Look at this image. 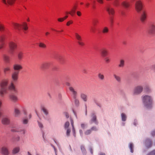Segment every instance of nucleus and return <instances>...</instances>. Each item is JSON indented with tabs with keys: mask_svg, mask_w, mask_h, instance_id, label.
I'll list each match as a JSON object with an SVG mask.
<instances>
[{
	"mask_svg": "<svg viewBox=\"0 0 155 155\" xmlns=\"http://www.w3.org/2000/svg\"><path fill=\"white\" fill-rule=\"evenodd\" d=\"M147 31L150 34H155V25L153 24H150L149 26Z\"/></svg>",
	"mask_w": 155,
	"mask_h": 155,
	"instance_id": "obj_11",
	"label": "nucleus"
},
{
	"mask_svg": "<svg viewBox=\"0 0 155 155\" xmlns=\"http://www.w3.org/2000/svg\"><path fill=\"white\" fill-rule=\"evenodd\" d=\"M151 68L155 72V64L152 65L151 67Z\"/></svg>",
	"mask_w": 155,
	"mask_h": 155,
	"instance_id": "obj_56",
	"label": "nucleus"
},
{
	"mask_svg": "<svg viewBox=\"0 0 155 155\" xmlns=\"http://www.w3.org/2000/svg\"><path fill=\"white\" fill-rule=\"evenodd\" d=\"M125 65V61L123 59L120 60L119 64H118V67L120 68H123Z\"/></svg>",
	"mask_w": 155,
	"mask_h": 155,
	"instance_id": "obj_27",
	"label": "nucleus"
},
{
	"mask_svg": "<svg viewBox=\"0 0 155 155\" xmlns=\"http://www.w3.org/2000/svg\"><path fill=\"white\" fill-rule=\"evenodd\" d=\"M129 147L130 149V152L132 153L134 152L133 147L134 145L132 143H130V144Z\"/></svg>",
	"mask_w": 155,
	"mask_h": 155,
	"instance_id": "obj_43",
	"label": "nucleus"
},
{
	"mask_svg": "<svg viewBox=\"0 0 155 155\" xmlns=\"http://www.w3.org/2000/svg\"><path fill=\"white\" fill-rule=\"evenodd\" d=\"M23 112L24 114L25 115L27 114V112L26 109L25 108H23Z\"/></svg>",
	"mask_w": 155,
	"mask_h": 155,
	"instance_id": "obj_60",
	"label": "nucleus"
},
{
	"mask_svg": "<svg viewBox=\"0 0 155 155\" xmlns=\"http://www.w3.org/2000/svg\"><path fill=\"white\" fill-rule=\"evenodd\" d=\"M91 131H97L98 130V128L97 127L95 126H93L92 127L91 129Z\"/></svg>",
	"mask_w": 155,
	"mask_h": 155,
	"instance_id": "obj_52",
	"label": "nucleus"
},
{
	"mask_svg": "<svg viewBox=\"0 0 155 155\" xmlns=\"http://www.w3.org/2000/svg\"><path fill=\"white\" fill-rule=\"evenodd\" d=\"M58 21L61 22L63 21H64V19L63 18H58Z\"/></svg>",
	"mask_w": 155,
	"mask_h": 155,
	"instance_id": "obj_59",
	"label": "nucleus"
},
{
	"mask_svg": "<svg viewBox=\"0 0 155 155\" xmlns=\"http://www.w3.org/2000/svg\"><path fill=\"white\" fill-rule=\"evenodd\" d=\"M81 149L82 150V153L84 155H85L86 153V151L83 145H81Z\"/></svg>",
	"mask_w": 155,
	"mask_h": 155,
	"instance_id": "obj_37",
	"label": "nucleus"
},
{
	"mask_svg": "<svg viewBox=\"0 0 155 155\" xmlns=\"http://www.w3.org/2000/svg\"><path fill=\"white\" fill-rule=\"evenodd\" d=\"M69 125V122H66L64 125V128L65 129L68 128Z\"/></svg>",
	"mask_w": 155,
	"mask_h": 155,
	"instance_id": "obj_49",
	"label": "nucleus"
},
{
	"mask_svg": "<svg viewBox=\"0 0 155 155\" xmlns=\"http://www.w3.org/2000/svg\"><path fill=\"white\" fill-rule=\"evenodd\" d=\"M98 23V21L97 19H94L93 21V24L95 26L97 25Z\"/></svg>",
	"mask_w": 155,
	"mask_h": 155,
	"instance_id": "obj_47",
	"label": "nucleus"
},
{
	"mask_svg": "<svg viewBox=\"0 0 155 155\" xmlns=\"http://www.w3.org/2000/svg\"><path fill=\"white\" fill-rule=\"evenodd\" d=\"M64 114L67 118H68L69 117V114L67 112H65Z\"/></svg>",
	"mask_w": 155,
	"mask_h": 155,
	"instance_id": "obj_63",
	"label": "nucleus"
},
{
	"mask_svg": "<svg viewBox=\"0 0 155 155\" xmlns=\"http://www.w3.org/2000/svg\"><path fill=\"white\" fill-rule=\"evenodd\" d=\"M74 35L75 38L78 40V44L81 46H84V44L82 41V39L81 36L78 33L76 32L75 33Z\"/></svg>",
	"mask_w": 155,
	"mask_h": 155,
	"instance_id": "obj_12",
	"label": "nucleus"
},
{
	"mask_svg": "<svg viewBox=\"0 0 155 155\" xmlns=\"http://www.w3.org/2000/svg\"><path fill=\"white\" fill-rule=\"evenodd\" d=\"M1 122L4 125H8L10 123V120L8 117L6 116L2 118Z\"/></svg>",
	"mask_w": 155,
	"mask_h": 155,
	"instance_id": "obj_14",
	"label": "nucleus"
},
{
	"mask_svg": "<svg viewBox=\"0 0 155 155\" xmlns=\"http://www.w3.org/2000/svg\"><path fill=\"white\" fill-rule=\"evenodd\" d=\"M106 9L110 15H114V10L110 5H107L106 6Z\"/></svg>",
	"mask_w": 155,
	"mask_h": 155,
	"instance_id": "obj_13",
	"label": "nucleus"
},
{
	"mask_svg": "<svg viewBox=\"0 0 155 155\" xmlns=\"http://www.w3.org/2000/svg\"><path fill=\"white\" fill-rule=\"evenodd\" d=\"M135 0H125L121 3V5L125 8H128L130 6L131 3Z\"/></svg>",
	"mask_w": 155,
	"mask_h": 155,
	"instance_id": "obj_8",
	"label": "nucleus"
},
{
	"mask_svg": "<svg viewBox=\"0 0 155 155\" xmlns=\"http://www.w3.org/2000/svg\"><path fill=\"white\" fill-rule=\"evenodd\" d=\"M17 55L18 59L21 60L23 58V53L21 51H19L18 52Z\"/></svg>",
	"mask_w": 155,
	"mask_h": 155,
	"instance_id": "obj_28",
	"label": "nucleus"
},
{
	"mask_svg": "<svg viewBox=\"0 0 155 155\" xmlns=\"http://www.w3.org/2000/svg\"><path fill=\"white\" fill-rule=\"evenodd\" d=\"M13 140L14 141H18L20 140V137L19 136H17L13 138Z\"/></svg>",
	"mask_w": 155,
	"mask_h": 155,
	"instance_id": "obj_42",
	"label": "nucleus"
},
{
	"mask_svg": "<svg viewBox=\"0 0 155 155\" xmlns=\"http://www.w3.org/2000/svg\"><path fill=\"white\" fill-rule=\"evenodd\" d=\"M80 97L84 101H87V96L85 94L83 93H81L80 94Z\"/></svg>",
	"mask_w": 155,
	"mask_h": 155,
	"instance_id": "obj_25",
	"label": "nucleus"
},
{
	"mask_svg": "<svg viewBox=\"0 0 155 155\" xmlns=\"http://www.w3.org/2000/svg\"><path fill=\"white\" fill-rule=\"evenodd\" d=\"M147 18V13L145 11H143L141 14L140 20L142 22H144Z\"/></svg>",
	"mask_w": 155,
	"mask_h": 155,
	"instance_id": "obj_16",
	"label": "nucleus"
},
{
	"mask_svg": "<svg viewBox=\"0 0 155 155\" xmlns=\"http://www.w3.org/2000/svg\"><path fill=\"white\" fill-rule=\"evenodd\" d=\"M97 1L100 4H102L103 3V0H97Z\"/></svg>",
	"mask_w": 155,
	"mask_h": 155,
	"instance_id": "obj_64",
	"label": "nucleus"
},
{
	"mask_svg": "<svg viewBox=\"0 0 155 155\" xmlns=\"http://www.w3.org/2000/svg\"><path fill=\"white\" fill-rule=\"evenodd\" d=\"M91 119L89 121V123L91 124L94 123L96 125L98 124V122L97 119V116L95 113L93 112L91 115Z\"/></svg>",
	"mask_w": 155,
	"mask_h": 155,
	"instance_id": "obj_7",
	"label": "nucleus"
},
{
	"mask_svg": "<svg viewBox=\"0 0 155 155\" xmlns=\"http://www.w3.org/2000/svg\"><path fill=\"white\" fill-rule=\"evenodd\" d=\"M147 155H155V150L150 152Z\"/></svg>",
	"mask_w": 155,
	"mask_h": 155,
	"instance_id": "obj_51",
	"label": "nucleus"
},
{
	"mask_svg": "<svg viewBox=\"0 0 155 155\" xmlns=\"http://www.w3.org/2000/svg\"><path fill=\"white\" fill-rule=\"evenodd\" d=\"M11 131L13 132H19L21 134H25L26 132V130L25 129L21 128H13L11 130Z\"/></svg>",
	"mask_w": 155,
	"mask_h": 155,
	"instance_id": "obj_10",
	"label": "nucleus"
},
{
	"mask_svg": "<svg viewBox=\"0 0 155 155\" xmlns=\"http://www.w3.org/2000/svg\"><path fill=\"white\" fill-rule=\"evenodd\" d=\"M74 103L76 106H79V100L77 98H74Z\"/></svg>",
	"mask_w": 155,
	"mask_h": 155,
	"instance_id": "obj_41",
	"label": "nucleus"
},
{
	"mask_svg": "<svg viewBox=\"0 0 155 155\" xmlns=\"http://www.w3.org/2000/svg\"><path fill=\"white\" fill-rule=\"evenodd\" d=\"M101 54L102 57L103 58L105 57L108 54V51L105 48H102L101 50Z\"/></svg>",
	"mask_w": 155,
	"mask_h": 155,
	"instance_id": "obj_22",
	"label": "nucleus"
},
{
	"mask_svg": "<svg viewBox=\"0 0 155 155\" xmlns=\"http://www.w3.org/2000/svg\"><path fill=\"white\" fill-rule=\"evenodd\" d=\"M51 146L54 148L56 155H57V150L53 145H51Z\"/></svg>",
	"mask_w": 155,
	"mask_h": 155,
	"instance_id": "obj_58",
	"label": "nucleus"
},
{
	"mask_svg": "<svg viewBox=\"0 0 155 155\" xmlns=\"http://www.w3.org/2000/svg\"><path fill=\"white\" fill-rule=\"evenodd\" d=\"M3 57L4 61L8 63L9 61V57L5 54H4Z\"/></svg>",
	"mask_w": 155,
	"mask_h": 155,
	"instance_id": "obj_32",
	"label": "nucleus"
},
{
	"mask_svg": "<svg viewBox=\"0 0 155 155\" xmlns=\"http://www.w3.org/2000/svg\"><path fill=\"white\" fill-rule=\"evenodd\" d=\"M38 125L40 128L42 129L43 128V124L41 122L38 121Z\"/></svg>",
	"mask_w": 155,
	"mask_h": 155,
	"instance_id": "obj_50",
	"label": "nucleus"
},
{
	"mask_svg": "<svg viewBox=\"0 0 155 155\" xmlns=\"http://www.w3.org/2000/svg\"><path fill=\"white\" fill-rule=\"evenodd\" d=\"M98 77L101 80H103L104 78V76L103 74L100 73L98 74Z\"/></svg>",
	"mask_w": 155,
	"mask_h": 155,
	"instance_id": "obj_45",
	"label": "nucleus"
},
{
	"mask_svg": "<svg viewBox=\"0 0 155 155\" xmlns=\"http://www.w3.org/2000/svg\"><path fill=\"white\" fill-rule=\"evenodd\" d=\"M1 153L4 155H8L9 154V152L7 148L5 146L1 148Z\"/></svg>",
	"mask_w": 155,
	"mask_h": 155,
	"instance_id": "obj_17",
	"label": "nucleus"
},
{
	"mask_svg": "<svg viewBox=\"0 0 155 155\" xmlns=\"http://www.w3.org/2000/svg\"><path fill=\"white\" fill-rule=\"evenodd\" d=\"M10 71V68L9 67H8L4 69V72L6 74L9 72Z\"/></svg>",
	"mask_w": 155,
	"mask_h": 155,
	"instance_id": "obj_40",
	"label": "nucleus"
},
{
	"mask_svg": "<svg viewBox=\"0 0 155 155\" xmlns=\"http://www.w3.org/2000/svg\"><path fill=\"white\" fill-rule=\"evenodd\" d=\"M108 29L107 27H105L104 28L103 30V33H106L108 32Z\"/></svg>",
	"mask_w": 155,
	"mask_h": 155,
	"instance_id": "obj_48",
	"label": "nucleus"
},
{
	"mask_svg": "<svg viewBox=\"0 0 155 155\" xmlns=\"http://www.w3.org/2000/svg\"><path fill=\"white\" fill-rule=\"evenodd\" d=\"M8 80L7 79L3 80L0 83V95L3 97L8 93Z\"/></svg>",
	"mask_w": 155,
	"mask_h": 155,
	"instance_id": "obj_1",
	"label": "nucleus"
},
{
	"mask_svg": "<svg viewBox=\"0 0 155 155\" xmlns=\"http://www.w3.org/2000/svg\"><path fill=\"white\" fill-rule=\"evenodd\" d=\"M5 37L4 35L0 37V49L3 48L4 45V41Z\"/></svg>",
	"mask_w": 155,
	"mask_h": 155,
	"instance_id": "obj_21",
	"label": "nucleus"
},
{
	"mask_svg": "<svg viewBox=\"0 0 155 155\" xmlns=\"http://www.w3.org/2000/svg\"><path fill=\"white\" fill-rule=\"evenodd\" d=\"M39 45L40 47L43 48H45L46 47V45L45 44L41 42H40Z\"/></svg>",
	"mask_w": 155,
	"mask_h": 155,
	"instance_id": "obj_44",
	"label": "nucleus"
},
{
	"mask_svg": "<svg viewBox=\"0 0 155 155\" xmlns=\"http://www.w3.org/2000/svg\"><path fill=\"white\" fill-rule=\"evenodd\" d=\"M69 89L71 93L74 98H77L78 93L76 91L72 86L69 87Z\"/></svg>",
	"mask_w": 155,
	"mask_h": 155,
	"instance_id": "obj_15",
	"label": "nucleus"
},
{
	"mask_svg": "<svg viewBox=\"0 0 155 155\" xmlns=\"http://www.w3.org/2000/svg\"><path fill=\"white\" fill-rule=\"evenodd\" d=\"M13 68L15 71L12 74V78L13 80L15 81L18 79L19 71L22 69V67L21 65L15 64L14 65Z\"/></svg>",
	"mask_w": 155,
	"mask_h": 155,
	"instance_id": "obj_3",
	"label": "nucleus"
},
{
	"mask_svg": "<svg viewBox=\"0 0 155 155\" xmlns=\"http://www.w3.org/2000/svg\"><path fill=\"white\" fill-rule=\"evenodd\" d=\"M122 120L123 121H125L126 120L127 117L124 113H122L121 114Z\"/></svg>",
	"mask_w": 155,
	"mask_h": 155,
	"instance_id": "obj_33",
	"label": "nucleus"
},
{
	"mask_svg": "<svg viewBox=\"0 0 155 155\" xmlns=\"http://www.w3.org/2000/svg\"><path fill=\"white\" fill-rule=\"evenodd\" d=\"M4 26L3 25L1 24L0 25V30L1 31H3L4 29Z\"/></svg>",
	"mask_w": 155,
	"mask_h": 155,
	"instance_id": "obj_55",
	"label": "nucleus"
},
{
	"mask_svg": "<svg viewBox=\"0 0 155 155\" xmlns=\"http://www.w3.org/2000/svg\"><path fill=\"white\" fill-rule=\"evenodd\" d=\"M143 87L138 85L135 87L133 91V94L134 95H137L140 94L143 91Z\"/></svg>",
	"mask_w": 155,
	"mask_h": 155,
	"instance_id": "obj_6",
	"label": "nucleus"
},
{
	"mask_svg": "<svg viewBox=\"0 0 155 155\" xmlns=\"http://www.w3.org/2000/svg\"><path fill=\"white\" fill-rule=\"evenodd\" d=\"M93 4L92 5V8L94 9H95V7L94 5V4L95 3V1L94 0L93 1Z\"/></svg>",
	"mask_w": 155,
	"mask_h": 155,
	"instance_id": "obj_61",
	"label": "nucleus"
},
{
	"mask_svg": "<svg viewBox=\"0 0 155 155\" xmlns=\"http://www.w3.org/2000/svg\"><path fill=\"white\" fill-rule=\"evenodd\" d=\"M142 101L144 105L147 108L152 107L153 99L152 97L148 95H145L142 97Z\"/></svg>",
	"mask_w": 155,
	"mask_h": 155,
	"instance_id": "obj_2",
	"label": "nucleus"
},
{
	"mask_svg": "<svg viewBox=\"0 0 155 155\" xmlns=\"http://www.w3.org/2000/svg\"><path fill=\"white\" fill-rule=\"evenodd\" d=\"M11 26L15 29L19 31L21 29L23 30L25 33H26L25 31L27 30L28 29L27 24L25 22L23 23L22 25H19V24L13 22L12 23Z\"/></svg>",
	"mask_w": 155,
	"mask_h": 155,
	"instance_id": "obj_4",
	"label": "nucleus"
},
{
	"mask_svg": "<svg viewBox=\"0 0 155 155\" xmlns=\"http://www.w3.org/2000/svg\"><path fill=\"white\" fill-rule=\"evenodd\" d=\"M9 52L11 54H13L14 53L15 49L17 47V45L15 42L11 41L9 43Z\"/></svg>",
	"mask_w": 155,
	"mask_h": 155,
	"instance_id": "obj_5",
	"label": "nucleus"
},
{
	"mask_svg": "<svg viewBox=\"0 0 155 155\" xmlns=\"http://www.w3.org/2000/svg\"><path fill=\"white\" fill-rule=\"evenodd\" d=\"M114 76L117 82H121V78L119 76L115 74H114Z\"/></svg>",
	"mask_w": 155,
	"mask_h": 155,
	"instance_id": "obj_36",
	"label": "nucleus"
},
{
	"mask_svg": "<svg viewBox=\"0 0 155 155\" xmlns=\"http://www.w3.org/2000/svg\"><path fill=\"white\" fill-rule=\"evenodd\" d=\"M16 0H2V2L6 5H12Z\"/></svg>",
	"mask_w": 155,
	"mask_h": 155,
	"instance_id": "obj_19",
	"label": "nucleus"
},
{
	"mask_svg": "<svg viewBox=\"0 0 155 155\" xmlns=\"http://www.w3.org/2000/svg\"><path fill=\"white\" fill-rule=\"evenodd\" d=\"M20 150V148L19 147H17L14 148L12 150V153L14 154H16L18 153Z\"/></svg>",
	"mask_w": 155,
	"mask_h": 155,
	"instance_id": "obj_31",
	"label": "nucleus"
},
{
	"mask_svg": "<svg viewBox=\"0 0 155 155\" xmlns=\"http://www.w3.org/2000/svg\"><path fill=\"white\" fill-rule=\"evenodd\" d=\"M92 132L91 129L86 130L84 132V134L86 135H88L90 134Z\"/></svg>",
	"mask_w": 155,
	"mask_h": 155,
	"instance_id": "obj_46",
	"label": "nucleus"
},
{
	"mask_svg": "<svg viewBox=\"0 0 155 155\" xmlns=\"http://www.w3.org/2000/svg\"><path fill=\"white\" fill-rule=\"evenodd\" d=\"M104 60H105L106 62L107 63H108L110 61V60L108 58H104Z\"/></svg>",
	"mask_w": 155,
	"mask_h": 155,
	"instance_id": "obj_57",
	"label": "nucleus"
},
{
	"mask_svg": "<svg viewBox=\"0 0 155 155\" xmlns=\"http://www.w3.org/2000/svg\"><path fill=\"white\" fill-rule=\"evenodd\" d=\"M135 8L138 12H140L142 10L143 7V3L140 0L137 1L135 5Z\"/></svg>",
	"mask_w": 155,
	"mask_h": 155,
	"instance_id": "obj_9",
	"label": "nucleus"
},
{
	"mask_svg": "<svg viewBox=\"0 0 155 155\" xmlns=\"http://www.w3.org/2000/svg\"><path fill=\"white\" fill-rule=\"evenodd\" d=\"M71 124L72 126V132L73 133L74 135V136H75V130L74 127V122L73 120L71 119Z\"/></svg>",
	"mask_w": 155,
	"mask_h": 155,
	"instance_id": "obj_35",
	"label": "nucleus"
},
{
	"mask_svg": "<svg viewBox=\"0 0 155 155\" xmlns=\"http://www.w3.org/2000/svg\"><path fill=\"white\" fill-rule=\"evenodd\" d=\"M146 146L148 148L150 147L152 145V141L149 139H147L145 142Z\"/></svg>",
	"mask_w": 155,
	"mask_h": 155,
	"instance_id": "obj_24",
	"label": "nucleus"
},
{
	"mask_svg": "<svg viewBox=\"0 0 155 155\" xmlns=\"http://www.w3.org/2000/svg\"><path fill=\"white\" fill-rule=\"evenodd\" d=\"M8 89L11 91L14 92H16L17 91L15 87L12 83L10 86L8 87Z\"/></svg>",
	"mask_w": 155,
	"mask_h": 155,
	"instance_id": "obj_26",
	"label": "nucleus"
},
{
	"mask_svg": "<svg viewBox=\"0 0 155 155\" xmlns=\"http://www.w3.org/2000/svg\"><path fill=\"white\" fill-rule=\"evenodd\" d=\"M76 9V7H74V8L72 9L69 12H67V14H70L71 16H73L75 12V10Z\"/></svg>",
	"mask_w": 155,
	"mask_h": 155,
	"instance_id": "obj_30",
	"label": "nucleus"
},
{
	"mask_svg": "<svg viewBox=\"0 0 155 155\" xmlns=\"http://www.w3.org/2000/svg\"><path fill=\"white\" fill-rule=\"evenodd\" d=\"M9 97L11 100L14 102H17L18 100V98L17 96L14 94H12L10 95Z\"/></svg>",
	"mask_w": 155,
	"mask_h": 155,
	"instance_id": "obj_18",
	"label": "nucleus"
},
{
	"mask_svg": "<svg viewBox=\"0 0 155 155\" xmlns=\"http://www.w3.org/2000/svg\"><path fill=\"white\" fill-rule=\"evenodd\" d=\"M73 23V21L72 20H70L68 21L66 25L68 26H69L70 25L72 24Z\"/></svg>",
	"mask_w": 155,
	"mask_h": 155,
	"instance_id": "obj_54",
	"label": "nucleus"
},
{
	"mask_svg": "<svg viewBox=\"0 0 155 155\" xmlns=\"http://www.w3.org/2000/svg\"><path fill=\"white\" fill-rule=\"evenodd\" d=\"M144 91L150 93L151 92V89L148 85H146L144 87Z\"/></svg>",
	"mask_w": 155,
	"mask_h": 155,
	"instance_id": "obj_29",
	"label": "nucleus"
},
{
	"mask_svg": "<svg viewBox=\"0 0 155 155\" xmlns=\"http://www.w3.org/2000/svg\"><path fill=\"white\" fill-rule=\"evenodd\" d=\"M81 128L83 129H85L87 127V124L82 123L81 124Z\"/></svg>",
	"mask_w": 155,
	"mask_h": 155,
	"instance_id": "obj_39",
	"label": "nucleus"
},
{
	"mask_svg": "<svg viewBox=\"0 0 155 155\" xmlns=\"http://www.w3.org/2000/svg\"><path fill=\"white\" fill-rule=\"evenodd\" d=\"M41 109L43 111L44 114L47 115L48 114V110L45 108V107L44 106H41Z\"/></svg>",
	"mask_w": 155,
	"mask_h": 155,
	"instance_id": "obj_34",
	"label": "nucleus"
},
{
	"mask_svg": "<svg viewBox=\"0 0 155 155\" xmlns=\"http://www.w3.org/2000/svg\"><path fill=\"white\" fill-rule=\"evenodd\" d=\"M50 64L49 62H45L41 65V68L43 69H47L50 66Z\"/></svg>",
	"mask_w": 155,
	"mask_h": 155,
	"instance_id": "obj_23",
	"label": "nucleus"
},
{
	"mask_svg": "<svg viewBox=\"0 0 155 155\" xmlns=\"http://www.w3.org/2000/svg\"><path fill=\"white\" fill-rule=\"evenodd\" d=\"M71 132V130L70 129L68 128L67 129L66 134L68 136H69L70 135V133Z\"/></svg>",
	"mask_w": 155,
	"mask_h": 155,
	"instance_id": "obj_53",
	"label": "nucleus"
},
{
	"mask_svg": "<svg viewBox=\"0 0 155 155\" xmlns=\"http://www.w3.org/2000/svg\"><path fill=\"white\" fill-rule=\"evenodd\" d=\"M21 114L20 110L17 107H15L14 108V114L15 117H19Z\"/></svg>",
	"mask_w": 155,
	"mask_h": 155,
	"instance_id": "obj_20",
	"label": "nucleus"
},
{
	"mask_svg": "<svg viewBox=\"0 0 155 155\" xmlns=\"http://www.w3.org/2000/svg\"><path fill=\"white\" fill-rule=\"evenodd\" d=\"M28 121V120L27 117H25L22 120V123L23 124H27Z\"/></svg>",
	"mask_w": 155,
	"mask_h": 155,
	"instance_id": "obj_38",
	"label": "nucleus"
},
{
	"mask_svg": "<svg viewBox=\"0 0 155 155\" xmlns=\"http://www.w3.org/2000/svg\"><path fill=\"white\" fill-rule=\"evenodd\" d=\"M90 5V3L87 2V1L86 2L85 5L87 7H88Z\"/></svg>",
	"mask_w": 155,
	"mask_h": 155,
	"instance_id": "obj_62",
	"label": "nucleus"
}]
</instances>
